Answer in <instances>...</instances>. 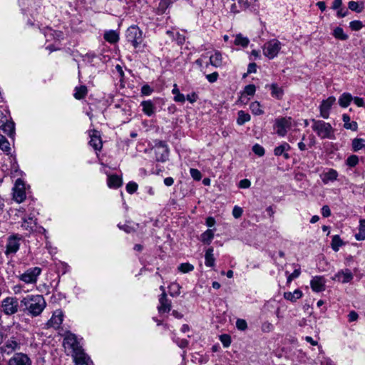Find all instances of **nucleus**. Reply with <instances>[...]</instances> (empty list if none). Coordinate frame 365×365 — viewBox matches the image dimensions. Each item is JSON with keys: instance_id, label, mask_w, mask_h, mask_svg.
Segmentation results:
<instances>
[{"instance_id": "f257e3e1", "label": "nucleus", "mask_w": 365, "mask_h": 365, "mask_svg": "<svg viewBox=\"0 0 365 365\" xmlns=\"http://www.w3.org/2000/svg\"><path fill=\"white\" fill-rule=\"evenodd\" d=\"M25 309L32 317L38 316L45 309L46 303L42 295H27L21 300Z\"/></svg>"}, {"instance_id": "f03ea898", "label": "nucleus", "mask_w": 365, "mask_h": 365, "mask_svg": "<svg viewBox=\"0 0 365 365\" xmlns=\"http://www.w3.org/2000/svg\"><path fill=\"white\" fill-rule=\"evenodd\" d=\"M312 128L322 139H335L334 129L329 123L313 119Z\"/></svg>"}, {"instance_id": "7ed1b4c3", "label": "nucleus", "mask_w": 365, "mask_h": 365, "mask_svg": "<svg viewBox=\"0 0 365 365\" xmlns=\"http://www.w3.org/2000/svg\"><path fill=\"white\" fill-rule=\"evenodd\" d=\"M63 347L66 354L71 355V356L76 355V354H77L83 349L81 344V341L72 333H68L65 336L63 339Z\"/></svg>"}, {"instance_id": "20e7f679", "label": "nucleus", "mask_w": 365, "mask_h": 365, "mask_svg": "<svg viewBox=\"0 0 365 365\" xmlns=\"http://www.w3.org/2000/svg\"><path fill=\"white\" fill-rule=\"evenodd\" d=\"M282 46V42L277 38L267 41L262 46V51L264 56L269 59L276 58Z\"/></svg>"}, {"instance_id": "39448f33", "label": "nucleus", "mask_w": 365, "mask_h": 365, "mask_svg": "<svg viewBox=\"0 0 365 365\" xmlns=\"http://www.w3.org/2000/svg\"><path fill=\"white\" fill-rule=\"evenodd\" d=\"M1 312L8 316L15 314L19 312V299L14 297H7L1 302Z\"/></svg>"}, {"instance_id": "423d86ee", "label": "nucleus", "mask_w": 365, "mask_h": 365, "mask_svg": "<svg viewBox=\"0 0 365 365\" xmlns=\"http://www.w3.org/2000/svg\"><path fill=\"white\" fill-rule=\"evenodd\" d=\"M21 342L15 336L7 338L4 336L0 351L2 354L10 355L16 351L20 350Z\"/></svg>"}, {"instance_id": "0eeeda50", "label": "nucleus", "mask_w": 365, "mask_h": 365, "mask_svg": "<svg viewBox=\"0 0 365 365\" xmlns=\"http://www.w3.org/2000/svg\"><path fill=\"white\" fill-rule=\"evenodd\" d=\"M125 37L134 48H137L143 42V32L138 26L135 25L130 26L128 28Z\"/></svg>"}, {"instance_id": "6e6552de", "label": "nucleus", "mask_w": 365, "mask_h": 365, "mask_svg": "<svg viewBox=\"0 0 365 365\" xmlns=\"http://www.w3.org/2000/svg\"><path fill=\"white\" fill-rule=\"evenodd\" d=\"M153 150L156 161L164 163L168 159L169 148L165 142L156 141Z\"/></svg>"}, {"instance_id": "1a4fd4ad", "label": "nucleus", "mask_w": 365, "mask_h": 365, "mask_svg": "<svg viewBox=\"0 0 365 365\" xmlns=\"http://www.w3.org/2000/svg\"><path fill=\"white\" fill-rule=\"evenodd\" d=\"M41 272V269L39 267L30 268L21 274L19 279L26 284H35Z\"/></svg>"}, {"instance_id": "9d476101", "label": "nucleus", "mask_w": 365, "mask_h": 365, "mask_svg": "<svg viewBox=\"0 0 365 365\" xmlns=\"http://www.w3.org/2000/svg\"><path fill=\"white\" fill-rule=\"evenodd\" d=\"M291 118H280L275 120L276 133L278 135L284 137L287 133V129L291 127Z\"/></svg>"}, {"instance_id": "9b49d317", "label": "nucleus", "mask_w": 365, "mask_h": 365, "mask_svg": "<svg viewBox=\"0 0 365 365\" xmlns=\"http://www.w3.org/2000/svg\"><path fill=\"white\" fill-rule=\"evenodd\" d=\"M336 102V98L334 96H329L327 99L322 101L319 106L320 116L324 119H328L330 114V110L332 106Z\"/></svg>"}, {"instance_id": "f8f14e48", "label": "nucleus", "mask_w": 365, "mask_h": 365, "mask_svg": "<svg viewBox=\"0 0 365 365\" xmlns=\"http://www.w3.org/2000/svg\"><path fill=\"white\" fill-rule=\"evenodd\" d=\"M13 197L14 200L19 203L22 202L26 198L25 185L24 181L21 179L16 180Z\"/></svg>"}, {"instance_id": "ddd939ff", "label": "nucleus", "mask_w": 365, "mask_h": 365, "mask_svg": "<svg viewBox=\"0 0 365 365\" xmlns=\"http://www.w3.org/2000/svg\"><path fill=\"white\" fill-rule=\"evenodd\" d=\"M9 365H31V361L26 354L16 353L9 359Z\"/></svg>"}, {"instance_id": "4468645a", "label": "nucleus", "mask_w": 365, "mask_h": 365, "mask_svg": "<svg viewBox=\"0 0 365 365\" xmlns=\"http://www.w3.org/2000/svg\"><path fill=\"white\" fill-rule=\"evenodd\" d=\"M310 286L314 292H323L326 287V279L322 276L313 277L310 281Z\"/></svg>"}, {"instance_id": "2eb2a0df", "label": "nucleus", "mask_w": 365, "mask_h": 365, "mask_svg": "<svg viewBox=\"0 0 365 365\" xmlns=\"http://www.w3.org/2000/svg\"><path fill=\"white\" fill-rule=\"evenodd\" d=\"M89 135L91 138L89 145L95 150L100 151L102 148L103 143L99 132L96 130H93L90 131Z\"/></svg>"}, {"instance_id": "dca6fc26", "label": "nucleus", "mask_w": 365, "mask_h": 365, "mask_svg": "<svg viewBox=\"0 0 365 365\" xmlns=\"http://www.w3.org/2000/svg\"><path fill=\"white\" fill-rule=\"evenodd\" d=\"M75 365H93V362L83 349L81 352L72 356Z\"/></svg>"}, {"instance_id": "f3484780", "label": "nucleus", "mask_w": 365, "mask_h": 365, "mask_svg": "<svg viewBox=\"0 0 365 365\" xmlns=\"http://www.w3.org/2000/svg\"><path fill=\"white\" fill-rule=\"evenodd\" d=\"M353 274L348 269H342L338 272L333 277L332 279L341 283H347L352 280Z\"/></svg>"}, {"instance_id": "a211bd4d", "label": "nucleus", "mask_w": 365, "mask_h": 365, "mask_svg": "<svg viewBox=\"0 0 365 365\" xmlns=\"http://www.w3.org/2000/svg\"><path fill=\"white\" fill-rule=\"evenodd\" d=\"M171 309V302L167 298L166 294H161L159 298V305L158 310L159 314H164L169 312Z\"/></svg>"}, {"instance_id": "6ab92c4d", "label": "nucleus", "mask_w": 365, "mask_h": 365, "mask_svg": "<svg viewBox=\"0 0 365 365\" xmlns=\"http://www.w3.org/2000/svg\"><path fill=\"white\" fill-rule=\"evenodd\" d=\"M320 178L324 184L327 185L329 182H334L337 180L338 172L332 168H329L327 170L322 173Z\"/></svg>"}, {"instance_id": "aec40b11", "label": "nucleus", "mask_w": 365, "mask_h": 365, "mask_svg": "<svg viewBox=\"0 0 365 365\" xmlns=\"http://www.w3.org/2000/svg\"><path fill=\"white\" fill-rule=\"evenodd\" d=\"M24 240L16 235L11 236L8 239V242L6 245V251H18L20 248L21 245L24 243Z\"/></svg>"}, {"instance_id": "412c9836", "label": "nucleus", "mask_w": 365, "mask_h": 365, "mask_svg": "<svg viewBox=\"0 0 365 365\" xmlns=\"http://www.w3.org/2000/svg\"><path fill=\"white\" fill-rule=\"evenodd\" d=\"M63 322V313L60 310H56L53 312V316L48 322L49 327L58 329Z\"/></svg>"}, {"instance_id": "4be33fe9", "label": "nucleus", "mask_w": 365, "mask_h": 365, "mask_svg": "<svg viewBox=\"0 0 365 365\" xmlns=\"http://www.w3.org/2000/svg\"><path fill=\"white\" fill-rule=\"evenodd\" d=\"M222 63L223 58L221 53L218 51H215L213 54L209 56V63H206V67H207L209 64L215 68L221 67Z\"/></svg>"}, {"instance_id": "5701e85b", "label": "nucleus", "mask_w": 365, "mask_h": 365, "mask_svg": "<svg viewBox=\"0 0 365 365\" xmlns=\"http://www.w3.org/2000/svg\"><path fill=\"white\" fill-rule=\"evenodd\" d=\"M143 112L148 116H152L155 113V106L150 100L143 101L140 103Z\"/></svg>"}, {"instance_id": "b1692460", "label": "nucleus", "mask_w": 365, "mask_h": 365, "mask_svg": "<svg viewBox=\"0 0 365 365\" xmlns=\"http://www.w3.org/2000/svg\"><path fill=\"white\" fill-rule=\"evenodd\" d=\"M290 149V145L287 143L284 142L274 148V154L276 156H280L283 155L284 158L287 160L289 158V155L287 153H285V151H288Z\"/></svg>"}, {"instance_id": "393cba45", "label": "nucleus", "mask_w": 365, "mask_h": 365, "mask_svg": "<svg viewBox=\"0 0 365 365\" xmlns=\"http://www.w3.org/2000/svg\"><path fill=\"white\" fill-rule=\"evenodd\" d=\"M104 39L110 43H115L119 41V34L114 30H109L105 32Z\"/></svg>"}, {"instance_id": "a878e982", "label": "nucleus", "mask_w": 365, "mask_h": 365, "mask_svg": "<svg viewBox=\"0 0 365 365\" xmlns=\"http://www.w3.org/2000/svg\"><path fill=\"white\" fill-rule=\"evenodd\" d=\"M123 181L121 178L116 175H108V186L110 188H118L122 185Z\"/></svg>"}, {"instance_id": "bb28decb", "label": "nucleus", "mask_w": 365, "mask_h": 365, "mask_svg": "<svg viewBox=\"0 0 365 365\" xmlns=\"http://www.w3.org/2000/svg\"><path fill=\"white\" fill-rule=\"evenodd\" d=\"M302 292L299 289H295L293 292H287L284 293V298L292 302H296L302 297Z\"/></svg>"}, {"instance_id": "cd10ccee", "label": "nucleus", "mask_w": 365, "mask_h": 365, "mask_svg": "<svg viewBox=\"0 0 365 365\" xmlns=\"http://www.w3.org/2000/svg\"><path fill=\"white\" fill-rule=\"evenodd\" d=\"M342 120L344 121V127L347 130L356 131L358 128V125L356 121H351L349 115L343 114Z\"/></svg>"}, {"instance_id": "c85d7f7f", "label": "nucleus", "mask_w": 365, "mask_h": 365, "mask_svg": "<svg viewBox=\"0 0 365 365\" xmlns=\"http://www.w3.org/2000/svg\"><path fill=\"white\" fill-rule=\"evenodd\" d=\"M353 100L352 96L349 93H344L339 98V104L342 108L348 107L351 101Z\"/></svg>"}, {"instance_id": "c756f323", "label": "nucleus", "mask_w": 365, "mask_h": 365, "mask_svg": "<svg viewBox=\"0 0 365 365\" xmlns=\"http://www.w3.org/2000/svg\"><path fill=\"white\" fill-rule=\"evenodd\" d=\"M118 227L120 230H123L127 233H131L137 230V228L138 227V224L135 223L132 221H128L123 225L118 224Z\"/></svg>"}, {"instance_id": "7c9ffc66", "label": "nucleus", "mask_w": 365, "mask_h": 365, "mask_svg": "<svg viewBox=\"0 0 365 365\" xmlns=\"http://www.w3.org/2000/svg\"><path fill=\"white\" fill-rule=\"evenodd\" d=\"M36 225V220L34 217H29L24 219L22 227L29 232L33 231Z\"/></svg>"}, {"instance_id": "2f4dec72", "label": "nucleus", "mask_w": 365, "mask_h": 365, "mask_svg": "<svg viewBox=\"0 0 365 365\" xmlns=\"http://www.w3.org/2000/svg\"><path fill=\"white\" fill-rule=\"evenodd\" d=\"M355 238L357 240H364L365 239V220H359L358 232L355 233Z\"/></svg>"}, {"instance_id": "473e14b6", "label": "nucleus", "mask_w": 365, "mask_h": 365, "mask_svg": "<svg viewBox=\"0 0 365 365\" xmlns=\"http://www.w3.org/2000/svg\"><path fill=\"white\" fill-rule=\"evenodd\" d=\"M237 123L239 125H242L245 123L249 122L251 119V116L249 113H245L244 110H240L237 113Z\"/></svg>"}, {"instance_id": "72a5a7b5", "label": "nucleus", "mask_w": 365, "mask_h": 365, "mask_svg": "<svg viewBox=\"0 0 365 365\" xmlns=\"http://www.w3.org/2000/svg\"><path fill=\"white\" fill-rule=\"evenodd\" d=\"M215 229H208L201 235V240L209 244L214 237Z\"/></svg>"}, {"instance_id": "f704fd0d", "label": "nucleus", "mask_w": 365, "mask_h": 365, "mask_svg": "<svg viewBox=\"0 0 365 365\" xmlns=\"http://www.w3.org/2000/svg\"><path fill=\"white\" fill-rule=\"evenodd\" d=\"M271 94L272 97L280 99L282 98L284 91L283 89L279 87L277 84L273 83L270 86Z\"/></svg>"}, {"instance_id": "c9c22d12", "label": "nucleus", "mask_w": 365, "mask_h": 365, "mask_svg": "<svg viewBox=\"0 0 365 365\" xmlns=\"http://www.w3.org/2000/svg\"><path fill=\"white\" fill-rule=\"evenodd\" d=\"M365 148V139L354 138L352 140V149L354 152L359 151Z\"/></svg>"}, {"instance_id": "e433bc0d", "label": "nucleus", "mask_w": 365, "mask_h": 365, "mask_svg": "<svg viewBox=\"0 0 365 365\" xmlns=\"http://www.w3.org/2000/svg\"><path fill=\"white\" fill-rule=\"evenodd\" d=\"M0 149L6 154H9L11 151L9 141L1 133H0Z\"/></svg>"}, {"instance_id": "4c0bfd02", "label": "nucleus", "mask_w": 365, "mask_h": 365, "mask_svg": "<svg viewBox=\"0 0 365 365\" xmlns=\"http://www.w3.org/2000/svg\"><path fill=\"white\" fill-rule=\"evenodd\" d=\"M234 43L235 45L247 47L250 43V40L248 38L242 36L241 34H239L236 35Z\"/></svg>"}, {"instance_id": "58836bf2", "label": "nucleus", "mask_w": 365, "mask_h": 365, "mask_svg": "<svg viewBox=\"0 0 365 365\" xmlns=\"http://www.w3.org/2000/svg\"><path fill=\"white\" fill-rule=\"evenodd\" d=\"M88 90L85 86H81L79 87H76L75 89L74 97L76 99H82L87 94Z\"/></svg>"}, {"instance_id": "ea45409f", "label": "nucleus", "mask_w": 365, "mask_h": 365, "mask_svg": "<svg viewBox=\"0 0 365 365\" xmlns=\"http://www.w3.org/2000/svg\"><path fill=\"white\" fill-rule=\"evenodd\" d=\"M256 91L255 86L253 84L247 85L245 87L243 92L241 94L240 99L242 101L245 96H254Z\"/></svg>"}, {"instance_id": "a19ab883", "label": "nucleus", "mask_w": 365, "mask_h": 365, "mask_svg": "<svg viewBox=\"0 0 365 365\" xmlns=\"http://www.w3.org/2000/svg\"><path fill=\"white\" fill-rule=\"evenodd\" d=\"M250 109L254 115H259L264 113L263 110L261 108V105L258 101L252 102L250 105Z\"/></svg>"}, {"instance_id": "79ce46f5", "label": "nucleus", "mask_w": 365, "mask_h": 365, "mask_svg": "<svg viewBox=\"0 0 365 365\" xmlns=\"http://www.w3.org/2000/svg\"><path fill=\"white\" fill-rule=\"evenodd\" d=\"M169 293L172 297H177L180 294L181 287L176 282H173L169 286Z\"/></svg>"}, {"instance_id": "37998d69", "label": "nucleus", "mask_w": 365, "mask_h": 365, "mask_svg": "<svg viewBox=\"0 0 365 365\" xmlns=\"http://www.w3.org/2000/svg\"><path fill=\"white\" fill-rule=\"evenodd\" d=\"M333 36L339 40H346L348 38V36L344 34V30L341 27H336L333 31Z\"/></svg>"}, {"instance_id": "c03bdc74", "label": "nucleus", "mask_w": 365, "mask_h": 365, "mask_svg": "<svg viewBox=\"0 0 365 365\" xmlns=\"http://www.w3.org/2000/svg\"><path fill=\"white\" fill-rule=\"evenodd\" d=\"M343 244L344 242L339 235L333 236L331 245L334 250L337 251Z\"/></svg>"}, {"instance_id": "a18cd8bd", "label": "nucleus", "mask_w": 365, "mask_h": 365, "mask_svg": "<svg viewBox=\"0 0 365 365\" xmlns=\"http://www.w3.org/2000/svg\"><path fill=\"white\" fill-rule=\"evenodd\" d=\"M205 265L207 267H213L215 265V258L212 252H206L205 255Z\"/></svg>"}, {"instance_id": "49530a36", "label": "nucleus", "mask_w": 365, "mask_h": 365, "mask_svg": "<svg viewBox=\"0 0 365 365\" xmlns=\"http://www.w3.org/2000/svg\"><path fill=\"white\" fill-rule=\"evenodd\" d=\"M194 267L190 263H182L178 267V269L182 273H187L193 270Z\"/></svg>"}, {"instance_id": "de8ad7c7", "label": "nucleus", "mask_w": 365, "mask_h": 365, "mask_svg": "<svg viewBox=\"0 0 365 365\" xmlns=\"http://www.w3.org/2000/svg\"><path fill=\"white\" fill-rule=\"evenodd\" d=\"M349 9L351 11L360 13L362 11V7L360 6L358 2L350 1L348 4Z\"/></svg>"}, {"instance_id": "09e8293b", "label": "nucleus", "mask_w": 365, "mask_h": 365, "mask_svg": "<svg viewBox=\"0 0 365 365\" xmlns=\"http://www.w3.org/2000/svg\"><path fill=\"white\" fill-rule=\"evenodd\" d=\"M364 25L361 21L354 20L349 23V27L353 31H359L363 28Z\"/></svg>"}, {"instance_id": "8fccbe9b", "label": "nucleus", "mask_w": 365, "mask_h": 365, "mask_svg": "<svg viewBox=\"0 0 365 365\" xmlns=\"http://www.w3.org/2000/svg\"><path fill=\"white\" fill-rule=\"evenodd\" d=\"M173 340L174 342L177 344V345L180 348H185L188 345V341L185 339H180L176 336H173Z\"/></svg>"}, {"instance_id": "3c124183", "label": "nucleus", "mask_w": 365, "mask_h": 365, "mask_svg": "<svg viewBox=\"0 0 365 365\" xmlns=\"http://www.w3.org/2000/svg\"><path fill=\"white\" fill-rule=\"evenodd\" d=\"M358 163L359 158L355 155H350L346 159V165L351 168L356 166L358 164Z\"/></svg>"}, {"instance_id": "603ef678", "label": "nucleus", "mask_w": 365, "mask_h": 365, "mask_svg": "<svg viewBox=\"0 0 365 365\" xmlns=\"http://www.w3.org/2000/svg\"><path fill=\"white\" fill-rule=\"evenodd\" d=\"M138 184L135 182H129L126 185V190L128 193L133 194L138 190Z\"/></svg>"}, {"instance_id": "864d4df0", "label": "nucleus", "mask_w": 365, "mask_h": 365, "mask_svg": "<svg viewBox=\"0 0 365 365\" xmlns=\"http://www.w3.org/2000/svg\"><path fill=\"white\" fill-rule=\"evenodd\" d=\"M257 0H238V4L242 9H247L254 4Z\"/></svg>"}, {"instance_id": "5fc2aeb1", "label": "nucleus", "mask_w": 365, "mask_h": 365, "mask_svg": "<svg viewBox=\"0 0 365 365\" xmlns=\"http://www.w3.org/2000/svg\"><path fill=\"white\" fill-rule=\"evenodd\" d=\"M252 151L259 156H263L264 155V148L259 144H255L252 147Z\"/></svg>"}, {"instance_id": "6e6d98bb", "label": "nucleus", "mask_w": 365, "mask_h": 365, "mask_svg": "<svg viewBox=\"0 0 365 365\" xmlns=\"http://www.w3.org/2000/svg\"><path fill=\"white\" fill-rule=\"evenodd\" d=\"M236 327L241 331H245L247 328V324L245 319H238L236 321Z\"/></svg>"}, {"instance_id": "4d7b16f0", "label": "nucleus", "mask_w": 365, "mask_h": 365, "mask_svg": "<svg viewBox=\"0 0 365 365\" xmlns=\"http://www.w3.org/2000/svg\"><path fill=\"white\" fill-rule=\"evenodd\" d=\"M220 339L225 347H228L231 344L230 336L227 334L221 335Z\"/></svg>"}, {"instance_id": "13d9d810", "label": "nucleus", "mask_w": 365, "mask_h": 365, "mask_svg": "<svg viewBox=\"0 0 365 365\" xmlns=\"http://www.w3.org/2000/svg\"><path fill=\"white\" fill-rule=\"evenodd\" d=\"M190 173L192 178L195 180H200L202 178L201 173L195 168H191L190 170Z\"/></svg>"}, {"instance_id": "bf43d9fd", "label": "nucleus", "mask_w": 365, "mask_h": 365, "mask_svg": "<svg viewBox=\"0 0 365 365\" xmlns=\"http://www.w3.org/2000/svg\"><path fill=\"white\" fill-rule=\"evenodd\" d=\"M300 274V269H295L294 271L288 274L287 276V284H289L293 279L297 278Z\"/></svg>"}, {"instance_id": "052dcab7", "label": "nucleus", "mask_w": 365, "mask_h": 365, "mask_svg": "<svg viewBox=\"0 0 365 365\" xmlns=\"http://www.w3.org/2000/svg\"><path fill=\"white\" fill-rule=\"evenodd\" d=\"M172 3V0H161L159 4V7L162 11H165Z\"/></svg>"}, {"instance_id": "680f3d73", "label": "nucleus", "mask_w": 365, "mask_h": 365, "mask_svg": "<svg viewBox=\"0 0 365 365\" xmlns=\"http://www.w3.org/2000/svg\"><path fill=\"white\" fill-rule=\"evenodd\" d=\"M219 74L217 72H213L210 74L206 75V79L211 83H215L217 81Z\"/></svg>"}, {"instance_id": "e2e57ef3", "label": "nucleus", "mask_w": 365, "mask_h": 365, "mask_svg": "<svg viewBox=\"0 0 365 365\" xmlns=\"http://www.w3.org/2000/svg\"><path fill=\"white\" fill-rule=\"evenodd\" d=\"M153 91V89L148 85H144L141 88V94L143 96H150Z\"/></svg>"}, {"instance_id": "0e129e2a", "label": "nucleus", "mask_w": 365, "mask_h": 365, "mask_svg": "<svg viewBox=\"0 0 365 365\" xmlns=\"http://www.w3.org/2000/svg\"><path fill=\"white\" fill-rule=\"evenodd\" d=\"M198 99L197 94L195 92H192L190 94H187L185 97V100H187L190 103H194Z\"/></svg>"}, {"instance_id": "69168bd1", "label": "nucleus", "mask_w": 365, "mask_h": 365, "mask_svg": "<svg viewBox=\"0 0 365 365\" xmlns=\"http://www.w3.org/2000/svg\"><path fill=\"white\" fill-rule=\"evenodd\" d=\"M242 209L238 206H235L232 210V215L235 218L237 219L242 215Z\"/></svg>"}, {"instance_id": "338daca9", "label": "nucleus", "mask_w": 365, "mask_h": 365, "mask_svg": "<svg viewBox=\"0 0 365 365\" xmlns=\"http://www.w3.org/2000/svg\"><path fill=\"white\" fill-rule=\"evenodd\" d=\"M251 185V182L248 179L241 180L239 182V187L240 188H249Z\"/></svg>"}, {"instance_id": "774afa93", "label": "nucleus", "mask_w": 365, "mask_h": 365, "mask_svg": "<svg viewBox=\"0 0 365 365\" xmlns=\"http://www.w3.org/2000/svg\"><path fill=\"white\" fill-rule=\"evenodd\" d=\"M321 365H336L329 358L323 356L321 359Z\"/></svg>"}]
</instances>
